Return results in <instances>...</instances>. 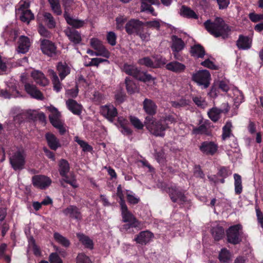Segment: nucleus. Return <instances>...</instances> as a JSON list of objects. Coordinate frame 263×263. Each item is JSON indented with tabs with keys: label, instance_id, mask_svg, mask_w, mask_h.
<instances>
[{
	"label": "nucleus",
	"instance_id": "23",
	"mask_svg": "<svg viewBox=\"0 0 263 263\" xmlns=\"http://www.w3.org/2000/svg\"><path fill=\"white\" fill-rule=\"evenodd\" d=\"M168 192L173 202H179L181 203L185 201V197L181 192L178 191L176 186L169 187Z\"/></svg>",
	"mask_w": 263,
	"mask_h": 263
},
{
	"label": "nucleus",
	"instance_id": "54",
	"mask_svg": "<svg viewBox=\"0 0 263 263\" xmlns=\"http://www.w3.org/2000/svg\"><path fill=\"white\" fill-rule=\"evenodd\" d=\"M74 140L77 142L80 146L82 148L84 151H90L91 147L86 142L83 140H80L78 137L74 138Z\"/></svg>",
	"mask_w": 263,
	"mask_h": 263
},
{
	"label": "nucleus",
	"instance_id": "60",
	"mask_svg": "<svg viewBox=\"0 0 263 263\" xmlns=\"http://www.w3.org/2000/svg\"><path fill=\"white\" fill-rule=\"evenodd\" d=\"M234 150L228 149V155L230 157L231 156L232 157H233L234 156V157H236L237 158L239 156V149L237 147V144L236 143L234 142Z\"/></svg>",
	"mask_w": 263,
	"mask_h": 263
},
{
	"label": "nucleus",
	"instance_id": "31",
	"mask_svg": "<svg viewBox=\"0 0 263 263\" xmlns=\"http://www.w3.org/2000/svg\"><path fill=\"white\" fill-rule=\"evenodd\" d=\"M63 213L66 216H69L71 218L80 219L81 218L80 212L78 209L73 205H70L63 210Z\"/></svg>",
	"mask_w": 263,
	"mask_h": 263
},
{
	"label": "nucleus",
	"instance_id": "3",
	"mask_svg": "<svg viewBox=\"0 0 263 263\" xmlns=\"http://www.w3.org/2000/svg\"><path fill=\"white\" fill-rule=\"evenodd\" d=\"M9 161L15 171L24 168L26 163V154L22 148L14 147L9 151Z\"/></svg>",
	"mask_w": 263,
	"mask_h": 263
},
{
	"label": "nucleus",
	"instance_id": "61",
	"mask_svg": "<svg viewBox=\"0 0 263 263\" xmlns=\"http://www.w3.org/2000/svg\"><path fill=\"white\" fill-rule=\"evenodd\" d=\"M108 61L105 59H103L101 58H92L91 59V61L86 65L87 66H98L99 64L101 63L104 62H107Z\"/></svg>",
	"mask_w": 263,
	"mask_h": 263
},
{
	"label": "nucleus",
	"instance_id": "21",
	"mask_svg": "<svg viewBox=\"0 0 263 263\" xmlns=\"http://www.w3.org/2000/svg\"><path fill=\"white\" fill-rule=\"evenodd\" d=\"M30 45L29 39L25 36H21L18 41L17 51L18 53H25L28 51Z\"/></svg>",
	"mask_w": 263,
	"mask_h": 263
},
{
	"label": "nucleus",
	"instance_id": "48",
	"mask_svg": "<svg viewBox=\"0 0 263 263\" xmlns=\"http://www.w3.org/2000/svg\"><path fill=\"white\" fill-rule=\"evenodd\" d=\"M234 102L235 105L237 107L243 101V96L242 93L237 89L234 90Z\"/></svg>",
	"mask_w": 263,
	"mask_h": 263
},
{
	"label": "nucleus",
	"instance_id": "29",
	"mask_svg": "<svg viewBox=\"0 0 263 263\" xmlns=\"http://www.w3.org/2000/svg\"><path fill=\"white\" fill-rule=\"evenodd\" d=\"M166 69L176 73H180L183 72L185 66L178 62L173 61L167 64L165 66Z\"/></svg>",
	"mask_w": 263,
	"mask_h": 263
},
{
	"label": "nucleus",
	"instance_id": "12",
	"mask_svg": "<svg viewBox=\"0 0 263 263\" xmlns=\"http://www.w3.org/2000/svg\"><path fill=\"white\" fill-rule=\"evenodd\" d=\"M21 81L24 83V87L26 92L35 99L42 100L44 99L43 95L37 89L35 86L25 82V77L21 76Z\"/></svg>",
	"mask_w": 263,
	"mask_h": 263
},
{
	"label": "nucleus",
	"instance_id": "14",
	"mask_svg": "<svg viewBox=\"0 0 263 263\" xmlns=\"http://www.w3.org/2000/svg\"><path fill=\"white\" fill-rule=\"evenodd\" d=\"M171 48L173 52L174 58L178 59L177 53L182 50L185 46L184 42L176 35H173L171 37Z\"/></svg>",
	"mask_w": 263,
	"mask_h": 263
},
{
	"label": "nucleus",
	"instance_id": "6",
	"mask_svg": "<svg viewBox=\"0 0 263 263\" xmlns=\"http://www.w3.org/2000/svg\"><path fill=\"white\" fill-rule=\"evenodd\" d=\"M7 87L1 91L0 96L5 99L16 98L21 96V93L17 89L16 81L11 78L6 82Z\"/></svg>",
	"mask_w": 263,
	"mask_h": 263
},
{
	"label": "nucleus",
	"instance_id": "33",
	"mask_svg": "<svg viewBox=\"0 0 263 263\" xmlns=\"http://www.w3.org/2000/svg\"><path fill=\"white\" fill-rule=\"evenodd\" d=\"M63 5L64 7V17L66 14H69V12L79 7L80 4L78 3L74 2L72 0H63Z\"/></svg>",
	"mask_w": 263,
	"mask_h": 263
},
{
	"label": "nucleus",
	"instance_id": "51",
	"mask_svg": "<svg viewBox=\"0 0 263 263\" xmlns=\"http://www.w3.org/2000/svg\"><path fill=\"white\" fill-rule=\"evenodd\" d=\"M163 23L159 20L148 21L145 23V25L148 28H153L159 30Z\"/></svg>",
	"mask_w": 263,
	"mask_h": 263
},
{
	"label": "nucleus",
	"instance_id": "27",
	"mask_svg": "<svg viewBox=\"0 0 263 263\" xmlns=\"http://www.w3.org/2000/svg\"><path fill=\"white\" fill-rule=\"evenodd\" d=\"M252 45V40L248 36L240 35L237 41V46L239 49L247 50L250 49Z\"/></svg>",
	"mask_w": 263,
	"mask_h": 263
},
{
	"label": "nucleus",
	"instance_id": "24",
	"mask_svg": "<svg viewBox=\"0 0 263 263\" xmlns=\"http://www.w3.org/2000/svg\"><path fill=\"white\" fill-rule=\"evenodd\" d=\"M31 77L34 81L41 86H46L49 84L48 80L43 72L39 70H33L31 72Z\"/></svg>",
	"mask_w": 263,
	"mask_h": 263
},
{
	"label": "nucleus",
	"instance_id": "28",
	"mask_svg": "<svg viewBox=\"0 0 263 263\" xmlns=\"http://www.w3.org/2000/svg\"><path fill=\"white\" fill-rule=\"evenodd\" d=\"M143 109L147 114L153 115L156 114L157 107L152 100L145 99L143 102Z\"/></svg>",
	"mask_w": 263,
	"mask_h": 263
},
{
	"label": "nucleus",
	"instance_id": "37",
	"mask_svg": "<svg viewBox=\"0 0 263 263\" xmlns=\"http://www.w3.org/2000/svg\"><path fill=\"white\" fill-rule=\"evenodd\" d=\"M65 18L67 23L74 28H79L85 24L84 21L73 18L70 14H66Z\"/></svg>",
	"mask_w": 263,
	"mask_h": 263
},
{
	"label": "nucleus",
	"instance_id": "58",
	"mask_svg": "<svg viewBox=\"0 0 263 263\" xmlns=\"http://www.w3.org/2000/svg\"><path fill=\"white\" fill-rule=\"evenodd\" d=\"M117 36L114 32H109L107 34V40L108 43L111 46H114L116 44Z\"/></svg>",
	"mask_w": 263,
	"mask_h": 263
},
{
	"label": "nucleus",
	"instance_id": "11",
	"mask_svg": "<svg viewBox=\"0 0 263 263\" xmlns=\"http://www.w3.org/2000/svg\"><path fill=\"white\" fill-rule=\"evenodd\" d=\"M121 210L122 221L124 222H132V224L135 227H139L140 226V222L137 220L133 214L128 210L126 204L122 203V206H121Z\"/></svg>",
	"mask_w": 263,
	"mask_h": 263
},
{
	"label": "nucleus",
	"instance_id": "17",
	"mask_svg": "<svg viewBox=\"0 0 263 263\" xmlns=\"http://www.w3.org/2000/svg\"><path fill=\"white\" fill-rule=\"evenodd\" d=\"M100 111L101 114L110 122H112L113 119L117 115L116 108L110 104L102 106Z\"/></svg>",
	"mask_w": 263,
	"mask_h": 263
},
{
	"label": "nucleus",
	"instance_id": "52",
	"mask_svg": "<svg viewBox=\"0 0 263 263\" xmlns=\"http://www.w3.org/2000/svg\"><path fill=\"white\" fill-rule=\"evenodd\" d=\"M63 181L69 184L73 188H76L78 186L75 177L73 174H70L69 177L68 176L64 177Z\"/></svg>",
	"mask_w": 263,
	"mask_h": 263
},
{
	"label": "nucleus",
	"instance_id": "10",
	"mask_svg": "<svg viewBox=\"0 0 263 263\" xmlns=\"http://www.w3.org/2000/svg\"><path fill=\"white\" fill-rule=\"evenodd\" d=\"M241 227L239 224L231 227L227 231L228 240L233 244H237L241 241L240 237Z\"/></svg>",
	"mask_w": 263,
	"mask_h": 263
},
{
	"label": "nucleus",
	"instance_id": "13",
	"mask_svg": "<svg viewBox=\"0 0 263 263\" xmlns=\"http://www.w3.org/2000/svg\"><path fill=\"white\" fill-rule=\"evenodd\" d=\"M51 183V180L43 175H35L32 177L33 185L37 188L44 189L48 187Z\"/></svg>",
	"mask_w": 263,
	"mask_h": 263
},
{
	"label": "nucleus",
	"instance_id": "34",
	"mask_svg": "<svg viewBox=\"0 0 263 263\" xmlns=\"http://www.w3.org/2000/svg\"><path fill=\"white\" fill-rule=\"evenodd\" d=\"M57 68L61 80H63L70 73V68L65 62L59 63Z\"/></svg>",
	"mask_w": 263,
	"mask_h": 263
},
{
	"label": "nucleus",
	"instance_id": "38",
	"mask_svg": "<svg viewBox=\"0 0 263 263\" xmlns=\"http://www.w3.org/2000/svg\"><path fill=\"white\" fill-rule=\"evenodd\" d=\"M192 55L197 58H202L205 54L203 48L200 45H195L191 49Z\"/></svg>",
	"mask_w": 263,
	"mask_h": 263
},
{
	"label": "nucleus",
	"instance_id": "2",
	"mask_svg": "<svg viewBox=\"0 0 263 263\" xmlns=\"http://www.w3.org/2000/svg\"><path fill=\"white\" fill-rule=\"evenodd\" d=\"M144 123L149 133L157 137H163L168 128L165 120H157L151 117H147Z\"/></svg>",
	"mask_w": 263,
	"mask_h": 263
},
{
	"label": "nucleus",
	"instance_id": "56",
	"mask_svg": "<svg viewBox=\"0 0 263 263\" xmlns=\"http://www.w3.org/2000/svg\"><path fill=\"white\" fill-rule=\"evenodd\" d=\"M130 121L132 125L138 129H141L143 127V123L139 119L135 117H130Z\"/></svg>",
	"mask_w": 263,
	"mask_h": 263
},
{
	"label": "nucleus",
	"instance_id": "26",
	"mask_svg": "<svg viewBox=\"0 0 263 263\" xmlns=\"http://www.w3.org/2000/svg\"><path fill=\"white\" fill-rule=\"evenodd\" d=\"M66 104L68 109L73 114L77 115L81 114L82 106L75 100L69 99L66 101Z\"/></svg>",
	"mask_w": 263,
	"mask_h": 263
},
{
	"label": "nucleus",
	"instance_id": "63",
	"mask_svg": "<svg viewBox=\"0 0 263 263\" xmlns=\"http://www.w3.org/2000/svg\"><path fill=\"white\" fill-rule=\"evenodd\" d=\"M155 158L157 161L160 164H163L165 162V156L164 152L162 150L156 152Z\"/></svg>",
	"mask_w": 263,
	"mask_h": 263
},
{
	"label": "nucleus",
	"instance_id": "5",
	"mask_svg": "<svg viewBox=\"0 0 263 263\" xmlns=\"http://www.w3.org/2000/svg\"><path fill=\"white\" fill-rule=\"evenodd\" d=\"M50 112L49 118L52 125L57 128L61 135L65 133L66 130L64 126L63 122L60 119L61 114L55 107L50 106L47 107Z\"/></svg>",
	"mask_w": 263,
	"mask_h": 263
},
{
	"label": "nucleus",
	"instance_id": "55",
	"mask_svg": "<svg viewBox=\"0 0 263 263\" xmlns=\"http://www.w3.org/2000/svg\"><path fill=\"white\" fill-rule=\"evenodd\" d=\"M77 263H92L89 257L84 253H80L77 258Z\"/></svg>",
	"mask_w": 263,
	"mask_h": 263
},
{
	"label": "nucleus",
	"instance_id": "20",
	"mask_svg": "<svg viewBox=\"0 0 263 263\" xmlns=\"http://www.w3.org/2000/svg\"><path fill=\"white\" fill-rule=\"evenodd\" d=\"M218 146L213 142L205 141L200 146L201 151L206 154L213 155L217 151Z\"/></svg>",
	"mask_w": 263,
	"mask_h": 263
},
{
	"label": "nucleus",
	"instance_id": "18",
	"mask_svg": "<svg viewBox=\"0 0 263 263\" xmlns=\"http://www.w3.org/2000/svg\"><path fill=\"white\" fill-rule=\"evenodd\" d=\"M223 108L218 109L216 107H213L209 110L208 112L209 117L214 122H216L219 119L220 114L222 112H227L230 108L228 103L222 104Z\"/></svg>",
	"mask_w": 263,
	"mask_h": 263
},
{
	"label": "nucleus",
	"instance_id": "40",
	"mask_svg": "<svg viewBox=\"0 0 263 263\" xmlns=\"http://www.w3.org/2000/svg\"><path fill=\"white\" fill-rule=\"evenodd\" d=\"M212 234L214 239L218 240L224 236V229L222 227L217 226L212 229Z\"/></svg>",
	"mask_w": 263,
	"mask_h": 263
},
{
	"label": "nucleus",
	"instance_id": "43",
	"mask_svg": "<svg viewBox=\"0 0 263 263\" xmlns=\"http://www.w3.org/2000/svg\"><path fill=\"white\" fill-rule=\"evenodd\" d=\"M181 15L189 18H197V16L192 10L185 6H182L180 10Z\"/></svg>",
	"mask_w": 263,
	"mask_h": 263
},
{
	"label": "nucleus",
	"instance_id": "41",
	"mask_svg": "<svg viewBox=\"0 0 263 263\" xmlns=\"http://www.w3.org/2000/svg\"><path fill=\"white\" fill-rule=\"evenodd\" d=\"M142 2L141 3V11H148L152 13L153 15H155V14L153 13L154 9L149 5V4H155V0H141Z\"/></svg>",
	"mask_w": 263,
	"mask_h": 263
},
{
	"label": "nucleus",
	"instance_id": "15",
	"mask_svg": "<svg viewBox=\"0 0 263 263\" xmlns=\"http://www.w3.org/2000/svg\"><path fill=\"white\" fill-rule=\"evenodd\" d=\"M90 44L92 48L96 51H99L100 56L106 58H108L110 56L109 52L105 48L101 42L97 39L93 38L91 39Z\"/></svg>",
	"mask_w": 263,
	"mask_h": 263
},
{
	"label": "nucleus",
	"instance_id": "36",
	"mask_svg": "<svg viewBox=\"0 0 263 263\" xmlns=\"http://www.w3.org/2000/svg\"><path fill=\"white\" fill-rule=\"evenodd\" d=\"M69 170V164L67 161L61 159L59 163V172L60 175L63 177H66Z\"/></svg>",
	"mask_w": 263,
	"mask_h": 263
},
{
	"label": "nucleus",
	"instance_id": "45",
	"mask_svg": "<svg viewBox=\"0 0 263 263\" xmlns=\"http://www.w3.org/2000/svg\"><path fill=\"white\" fill-rule=\"evenodd\" d=\"M49 2L53 12L57 15H60L62 13V10L59 0H49Z\"/></svg>",
	"mask_w": 263,
	"mask_h": 263
},
{
	"label": "nucleus",
	"instance_id": "25",
	"mask_svg": "<svg viewBox=\"0 0 263 263\" xmlns=\"http://www.w3.org/2000/svg\"><path fill=\"white\" fill-rule=\"evenodd\" d=\"M153 237V234L148 231L140 232L135 238L137 243L141 245H146L149 242Z\"/></svg>",
	"mask_w": 263,
	"mask_h": 263
},
{
	"label": "nucleus",
	"instance_id": "57",
	"mask_svg": "<svg viewBox=\"0 0 263 263\" xmlns=\"http://www.w3.org/2000/svg\"><path fill=\"white\" fill-rule=\"evenodd\" d=\"M171 104L174 107L180 108L188 105L189 101L182 99L178 101H172Z\"/></svg>",
	"mask_w": 263,
	"mask_h": 263
},
{
	"label": "nucleus",
	"instance_id": "9",
	"mask_svg": "<svg viewBox=\"0 0 263 263\" xmlns=\"http://www.w3.org/2000/svg\"><path fill=\"white\" fill-rule=\"evenodd\" d=\"M138 63L140 65L148 67L156 68L165 65L166 63V60L162 57H153L152 59L145 57L140 59Z\"/></svg>",
	"mask_w": 263,
	"mask_h": 263
},
{
	"label": "nucleus",
	"instance_id": "44",
	"mask_svg": "<svg viewBox=\"0 0 263 263\" xmlns=\"http://www.w3.org/2000/svg\"><path fill=\"white\" fill-rule=\"evenodd\" d=\"M127 200L130 204H135L140 201V198L136 196L135 194L130 191H126Z\"/></svg>",
	"mask_w": 263,
	"mask_h": 263
},
{
	"label": "nucleus",
	"instance_id": "42",
	"mask_svg": "<svg viewBox=\"0 0 263 263\" xmlns=\"http://www.w3.org/2000/svg\"><path fill=\"white\" fill-rule=\"evenodd\" d=\"M54 238L63 247H68L70 245V242L66 237H64L59 233H54Z\"/></svg>",
	"mask_w": 263,
	"mask_h": 263
},
{
	"label": "nucleus",
	"instance_id": "59",
	"mask_svg": "<svg viewBox=\"0 0 263 263\" xmlns=\"http://www.w3.org/2000/svg\"><path fill=\"white\" fill-rule=\"evenodd\" d=\"M50 263H63L62 259L59 256L57 253H52L49 257Z\"/></svg>",
	"mask_w": 263,
	"mask_h": 263
},
{
	"label": "nucleus",
	"instance_id": "16",
	"mask_svg": "<svg viewBox=\"0 0 263 263\" xmlns=\"http://www.w3.org/2000/svg\"><path fill=\"white\" fill-rule=\"evenodd\" d=\"M41 49L44 54L50 57L55 54L56 47L53 43L47 40H41Z\"/></svg>",
	"mask_w": 263,
	"mask_h": 263
},
{
	"label": "nucleus",
	"instance_id": "53",
	"mask_svg": "<svg viewBox=\"0 0 263 263\" xmlns=\"http://www.w3.org/2000/svg\"><path fill=\"white\" fill-rule=\"evenodd\" d=\"M194 102L198 106L201 108H205L207 106V104L205 99L201 97H195L193 98Z\"/></svg>",
	"mask_w": 263,
	"mask_h": 263
},
{
	"label": "nucleus",
	"instance_id": "46",
	"mask_svg": "<svg viewBox=\"0 0 263 263\" xmlns=\"http://www.w3.org/2000/svg\"><path fill=\"white\" fill-rule=\"evenodd\" d=\"M44 17L45 21L49 28H53L55 26V22L50 13H45Z\"/></svg>",
	"mask_w": 263,
	"mask_h": 263
},
{
	"label": "nucleus",
	"instance_id": "7",
	"mask_svg": "<svg viewBox=\"0 0 263 263\" xmlns=\"http://www.w3.org/2000/svg\"><path fill=\"white\" fill-rule=\"evenodd\" d=\"M30 3L29 2H24L20 4V7L16 9V15L20 20L27 24L34 18V15L29 9Z\"/></svg>",
	"mask_w": 263,
	"mask_h": 263
},
{
	"label": "nucleus",
	"instance_id": "50",
	"mask_svg": "<svg viewBox=\"0 0 263 263\" xmlns=\"http://www.w3.org/2000/svg\"><path fill=\"white\" fill-rule=\"evenodd\" d=\"M232 124L230 122H227L223 127L222 139H226L229 137L231 134Z\"/></svg>",
	"mask_w": 263,
	"mask_h": 263
},
{
	"label": "nucleus",
	"instance_id": "32",
	"mask_svg": "<svg viewBox=\"0 0 263 263\" xmlns=\"http://www.w3.org/2000/svg\"><path fill=\"white\" fill-rule=\"evenodd\" d=\"M48 73L51 79L54 90L57 92L60 91L62 89V84L59 81L56 72L53 70L50 69L48 70Z\"/></svg>",
	"mask_w": 263,
	"mask_h": 263
},
{
	"label": "nucleus",
	"instance_id": "1",
	"mask_svg": "<svg viewBox=\"0 0 263 263\" xmlns=\"http://www.w3.org/2000/svg\"><path fill=\"white\" fill-rule=\"evenodd\" d=\"M204 25L206 29L216 37L221 36L225 39L228 37L230 31L229 26L220 17H216L214 22L208 20Z\"/></svg>",
	"mask_w": 263,
	"mask_h": 263
},
{
	"label": "nucleus",
	"instance_id": "4",
	"mask_svg": "<svg viewBox=\"0 0 263 263\" xmlns=\"http://www.w3.org/2000/svg\"><path fill=\"white\" fill-rule=\"evenodd\" d=\"M123 70L127 74L133 76L136 79L144 82H154L153 78L150 74L142 72L134 65L125 64Z\"/></svg>",
	"mask_w": 263,
	"mask_h": 263
},
{
	"label": "nucleus",
	"instance_id": "47",
	"mask_svg": "<svg viewBox=\"0 0 263 263\" xmlns=\"http://www.w3.org/2000/svg\"><path fill=\"white\" fill-rule=\"evenodd\" d=\"M231 255L227 249H222L219 255V258L222 262H228L231 258Z\"/></svg>",
	"mask_w": 263,
	"mask_h": 263
},
{
	"label": "nucleus",
	"instance_id": "8",
	"mask_svg": "<svg viewBox=\"0 0 263 263\" xmlns=\"http://www.w3.org/2000/svg\"><path fill=\"white\" fill-rule=\"evenodd\" d=\"M193 80L199 85L207 88L210 84L211 75L207 70H199L192 76Z\"/></svg>",
	"mask_w": 263,
	"mask_h": 263
},
{
	"label": "nucleus",
	"instance_id": "62",
	"mask_svg": "<svg viewBox=\"0 0 263 263\" xmlns=\"http://www.w3.org/2000/svg\"><path fill=\"white\" fill-rule=\"evenodd\" d=\"M119 120L120 122H122V124H121V127H122V129H121V132L124 134V135H129L132 134V130H131V129L130 128H129L128 127L126 126H125L124 125V121L125 120L123 119V122H122V119L121 118H119Z\"/></svg>",
	"mask_w": 263,
	"mask_h": 263
},
{
	"label": "nucleus",
	"instance_id": "22",
	"mask_svg": "<svg viewBox=\"0 0 263 263\" xmlns=\"http://www.w3.org/2000/svg\"><path fill=\"white\" fill-rule=\"evenodd\" d=\"M69 40L75 44H79L82 40L81 34L77 30L68 27L64 31Z\"/></svg>",
	"mask_w": 263,
	"mask_h": 263
},
{
	"label": "nucleus",
	"instance_id": "19",
	"mask_svg": "<svg viewBox=\"0 0 263 263\" xmlns=\"http://www.w3.org/2000/svg\"><path fill=\"white\" fill-rule=\"evenodd\" d=\"M142 23L137 20H131L128 21L125 25V30L129 34L133 33H138L141 28Z\"/></svg>",
	"mask_w": 263,
	"mask_h": 263
},
{
	"label": "nucleus",
	"instance_id": "35",
	"mask_svg": "<svg viewBox=\"0 0 263 263\" xmlns=\"http://www.w3.org/2000/svg\"><path fill=\"white\" fill-rule=\"evenodd\" d=\"M77 236L79 241L84 246L85 248L90 250L93 249V241L88 236L82 233H78L77 234Z\"/></svg>",
	"mask_w": 263,
	"mask_h": 263
},
{
	"label": "nucleus",
	"instance_id": "49",
	"mask_svg": "<svg viewBox=\"0 0 263 263\" xmlns=\"http://www.w3.org/2000/svg\"><path fill=\"white\" fill-rule=\"evenodd\" d=\"M126 89L129 93H133L138 91L136 84L127 78L125 80Z\"/></svg>",
	"mask_w": 263,
	"mask_h": 263
},
{
	"label": "nucleus",
	"instance_id": "64",
	"mask_svg": "<svg viewBox=\"0 0 263 263\" xmlns=\"http://www.w3.org/2000/svg\"><path fill=\"white\" fill-rule=\"evenodd\" d=\"M128 223H126L123 224L121 228V231L124 233H131L132 232V229L133 228H136L137 227L134 226L132 224V222H127Z\"/></svg>",
	"mask_w": 263,
	"mask_h": 263
},
{
	"label": "nucleus",
	"instance_id": "30",
	"mask_svg": "<svg viewBox=\"0 0 263 263\" xmlns=\"http://www.w3.org/2000/svg\"><path fill=\"white\" fill-rule=\"evenodd\" d=\"M46 138L50 148L53 150H56L58 148L61 147V144L59 140L51 133H47L46 135Z\"/></svg>",
	"mask_w": 263,
	"mask_h": 263
},
{
	"label": "nucleus",
	"instance_id": "39",
	"mask_svg": "<svg viewBox=\"0 0 263 263\" xmlns=\"http://www.w3.org/2000/svg\"><path fill=\"white\" fill-rule=\"evenodd\" d=\"M235 193L236 194H240L242 191V185L241 177L237 174H234Z\"/></svg>",
	"mask_w": 263,
	"mask_h": 263
}]
</instances>
